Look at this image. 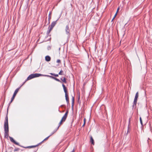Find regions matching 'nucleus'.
<instances>
[{"instance_id":"obj_1","label":"nucleus","mask_w":152,"mask_h":152,"mask_svg":"<svg viewBox=\"0 0 152 152\" xmlns=\"http://www.w3.org/2000/svg\"><path fill=\"white\" fill-rule=\"evenodd\" d=\"M47 76L48 77H50L51 78H52V79H53L54 80H56L60 82H61V81L58 79L54 77L48 75H44L42 74H39V73H35V74H33L30 75H29L28 77H27V80H31L32 78L37 77H39V76Z\"/></svg>"},{"instance_id":"obj_2","label":"nucleus","mask_w":152,"mask_h":152,"mask_svg":"<svg viewBox=\"0 0 152 152\" xmlns=\"http://www.w3.org/2000/svg\"><path fill=\"white\" fill-rule=\"evenodd\" d=\"M8 113H7L4 122V129L5 131L4 136L5 137H7L8 135L9 126L8 122Z\"/></svg>"},{"instance_id":"obj_3","label":"nucleus","mask_w":152,"mask_h":152,"mask_svg":"<svg viewBox=\"0 0 152 152\" xmlns=\"http://www.w3.org/2000/svg\"><path fill=\"white\" fill-rule=\"evenodd\" d=\"M68 113V111L67 110L59 123V126H60L62 124L63 122H64L65 121L67 117Z\"/></svg>"},{"instance_id":"obj_4","label":"nucleus","mask_w":152,"mask_h":152,"mask_svg":"<svg viewBox=\"0 0 152 152\" xmlns=\"http://www.w3.org/2000/svg\"><path fill=\"white\" fill-rule=\"evenodd\" d=\"M56 132V131H55L54 132H53V133H52L51 134V135H49V136H48V137H46V138H45L44 140H43L42 142H41L40 143H39L37 145H32V146H28V147H25L26 148H34V147H38L39 145L40 144V143H42V142L44 141H45V140H47L49 138V137L50 136H51V135H52L55 132Z\"/></svg>"},{"instance_id":"obj_5","label":"nucleus","mask_w":152,"mask_h":152,"mask_svg":"<svg viewBox=\"0 0 152 152\" xmlns=\"http://www.w3.org/2000/svg\"><path fill=\"white\" fill-rule=\"evenodd\" d=\"M65 31L66 34L67 35V36L69 37L70 34V30L69 28V26L68 25H67L65 28Z\"/></svg>"},{"instance_id":"obj_6","label":"nucleus","mask_w":152,"mask_h":152,"mask_svg":"<svg viewBox=\"0 0 152 152\" xmlns=\"http://www.w3.org/2000/svg\"><path fill=\"white\" fill-rule=\"evenodd\" d=\"M138 96L139 93L138 92H137L135 94V96L134 101V104L133 105V106H134V105H136L137 103V98H138Z\"/></svg>"},{"instance_id":"obj_7","label":"nucleus","mask_w":152,"mask_h":152,"mask_svg":"<svg viewBox=\"0 0 152 152\" xmlns=\"http://www.w3.org/2000/svg\"><path fill=\"white\" fill-rule=\"evenodd\" d=\"M62 86L64 90L65 93V94H68L67 91V89L66 88V87L65 86L64 84H62Z\"/></svg>"},{"instance_id":"obj_8","label":"nucleus","mask_w":152,"mask_h":152,"mask_svg":"<svg viewBox=\"0 0 152 152\" xmlns=\"http://www.w3.org/2000/svg\"><path fill=\"white\" fill-rule=\"evenodd\" d=\"M62 86L64 90L65 93V94H68L67 91V89L66 88V87L65 86L64 84H62Z\"/></svg>"},{"instance_id":"obj_9","label":"nucleus","mask_w":152,"mask_h":152,"mask_svg":"<svg viewBox=\"0 0 152 152\" xmlns=\"http://www.w3.org/2000/svg\"><path fill=\"white\" fill-rule=\"evenodd\" d=\"M65 98H66V101L67 102V103H69V96H68V94H65Z\"/></svg>"},{"instance_id":"obj_10","label":"nucleus","mask_w":152,"mask_h":152,"mask_svg":"<svg viewBox=\"0 0 152 152\" xmlns=\"http://www.w3.org/2000/svg\"><path fill=\"white\" fill-rule=\"evenodd\" d=\"M45 60L47 61H49L51 60V58L50 56H45Z\"/></svg>"},{"instance_id":"obj_11","label":"nucleus","mask_w":152,"mask_h":152,"mask_svg":"<svg viewBox=\"0 0 152 152\" xmlns=\"http://www.w3.org/2000/svg\"><path fill=\"white\" fill-rule=\"evenodd\" d=\"M10 141L11 142H13V143H14L16 145H18V143L16 142L12 137H10Z\"/></svg>"},{"instance_id":"obj_12","label":"nucleus","mask_w":152,"mask_h":152,"mask_svg":"<svg viewBox=\"0 0 152 152\" xmlns=\"http://www.w3.org/2000/svg\"><path fill=\"white\" fill-rule=\"evenodd\" d=\"M53 28L49 26L48 28V29L47 31V34H48L52 30Z\"/></svg>"},{"instance_id":"obj_13","label":"nucleus","mask_w":152,"mask_h":152,"mask_svg":"<svg viewBox=\"0 0 152 152\" xmlns=\"http://www.w3.org/2000/svg\"><path fill=\"white\" fill-rule=\"evenodd\" d=\"M56 21H53L51 23L50 26L53 28V27L55 26V25H56Z\"/></svg>"},{"instance_id":"obj_14","label":"nucleus","mask_w":152,"mask_h":152,"mask_svg":"<svg viewBox=\"0 0 152 152\" xmlns=\"http://www.w3.org/2000/svg\"><path fill=\"white\" fill-rule=\"evenodd\" d=\"M90 141L93 145H94V140L92 136L90 137Z\"/></svg>"},{"instance_id":"obj_15","label":"nucleus","mask_w":152,"mask_h":152,"mask_svg":"<svg viewBox=\"0 0 152 152\" xmlns=\"http://www.w3.org/2000/svg\"><path fill=\"white\" fill-rule=\"evenodd\" d=\"M61 80L63 82L65 83H66L67 82L66 80V79L65 77H64L63 78H61Z\"/></svg>"},{"instance_id":"obj_16","label":"nucleus","mask_w":152,"mask_h":152,"mask_svg":"<svg viewBox=\"0 0 152 152\" xmlns=\"http://www.w3.org/2000/svg\"><path fill=\"white\" fill-rule=\"evenodd\" d=\"M20 89V88H17L15 91L14 92V94H16V95L17 93H18V92L19 90V89Z\"/></svg>"},{"instance_id":"obj_17","label":"nucleus","mask_w":152,"mask_h":152,"mask_svg":"<svg viewBox=\"0 0 152 152\" xmlns=\"http://www.w3.org/2000/svg\"><path fill=\"white\" fill-rule=\"evenodd\" d=\"M58 75H63V71L62 70H61L58 73Z\"/></svg>"},{"instance_id":"obj_18","label":"nucleus","mask_w":152,"mask_h":152,"mask_svg":"<svg viewBox=\"0 0 152 152\" xmlns=\"http://www.w3.org/2000/svg\"><path fill=\"white\" fill-rule=\"evenodd\" d=\"M50 74L51 75H53L54 76H55L56 77H58V74H53L52 73H50Z\"/></svg>"},{"instance_id":"obj_19","label":"nucleus","mask_w":152,"mask_h":152,"mask_svg":"<svg viewBox=\"0 0 152 152\" xmlns=\"http://www.w3.org/2000/svg\"><path fill=\"white\" fill-rule=\"evenodd\" d=\"M140 124H141V125H142H142H143L142 121V120L141 118V117H140Z\"/></svg>"},{"instance_id":"obj_20","label":"nucleus","mask_w":152,"mask_h":152,"mask_svg":"<svg viewBox=\"0 0 152 152\" xmlns=\"http://www.w3.org/2000/svg\"><path fill=\"white\" fill-rule=\"evenodd\" d=\"M56 62L58 64H61V61L60 59H58L57 60Z\"/></svg>"},{"instance_id":"obj_21","label":"nucleus","mask_w":152,"mask_h":152,"mask_svg":"<svg viewBox=\"0 0 152 152\" xmlns=\"http://www.w3.org/2000/svg\"><path fill=\"white\" fill-rule=\"evenodd\" d=\"M86 119L85 118L84 119V124H83V126H85V123H86Z\"/></svg>"},{"instance_id":"obj_22","label":"nucleus","mask_w":152,"mask_h":152,"mask_svg":"<svg viewBox=\"0 0 152 152\" xmlns=\"http://www.w3.org/2000/svg\"><path fill=\"white\" fill-rule=\"evenodd\" d=\"M51 18V16H50V14H49V18H48V19H49V20H50V19Z\"/></svg>"},{"instance_id":"obj_23","label":"nucleus","mask_w":152,"mask_h":152,"mask_svg":"<svg viewBox=\"0 0 152 152\" xmlns=\"http://www.w3.org/2000/svg\"><path fill=\"white\" fill-rule=\"evenodd\" d=\"M15 98L14 97H13L12 96V98H11V102H12L14 100V99Z\"/></svg>"},{"instance_id":"obj_24","label":"nucleus","mask_w":152,"mask_h":152,"mask_svg":"<svg viewBox=\"0 0 152 152\" xmlns=\"http://www.w3.org/2000/svg\"><path fill=\"white\" fill-rule=\"evenodd\" d=\"M119 9H120L119 7H118V9H117L116 13H118V11H119Z\"/></svg>"},{"instance_id":"obj_25","label":"nucleus","mask_w":152,"mask_h":152,"mask_svg":"<svg viewBox=\"0 0 152 152\" xmlns=\"http://www.w3.org/2000/svg\"><path fill=\"white\" fill-rule=\"evenodd\" d=\"M16 96V94H13V95L12 96V97H14L15 98V96Z\"/></svg>"},{"instance_id":"obj_26","label":"nucleus","mask_w":152,"mask_h":152,"mask_svg":"<svg viewBox=\"0 0 152 152\" xmlns=\"http://www.w3.org/2000/svg\"><path fill=\"white\" fill-rule=\"evenodd\" d=\"M72 101L73 103L74 102V97H73V98H72Z\"/></svg>"},{"instance_id":"obj_27","label":"nucleus","mask_w":152,"mask_h":152,"mask_svg":"<svg viewBox=\"0 0 152 152\" xmlns=\"http://www.w3.org/2000/svg\"><path fill=\"white\" fill-rule=\"evenodd\" d=\"M19 150V149H16L15 150V151H18V150Z\"/></svg>"},{"instance_id":"obj_28","label":"nucleus","mask_w":152,"mask_h":152,"mask_svg":"<svg viewBox=\"0 0 152 152\" xmlns=\"http://www.w3.org/2000/svg\"><path fill=\"white\" fill-rule=\"evenodd\" d=\"M118 13H116L115 14V15L114 16H116L117 15V14Z\"/></svg>"},{"instance_id":"obj_29","label":"nucleus","mask_w":152,"mask_h":152,"mask_svg":"<svg viewBox=\"0 0 152 152\" xmlns=\"http://www.w3.org/2000/svg\"><path fill=\"white\" fill-rule=\"evenodd\" d=\"M74 151H74V149H73V150L71 152H74Z\"/></svg>"},{"instance_id":"obj_30","label":"nucleus","mask_w":152,"mask_h":152,"mask_svg":"<svg viewBox=\"0 0 152 152\" xmlns=\"http://www.w3.org/2000/svg\"><path fill=\"white\" fill-rule=\"evenodd\" d=\"M116 17V16H114L113 18V19H114Z\"/></svg>"},{"instance_id":"obj_31","label":"nucleus","mask_w":152,"mask_h":152,"mask_svg":"<svg viewBox=\"0 0 152 152\" xmlns=\"http://www.w3.org/2000/svg\"><path fill=\"white\" fill-rule=\"evenodd\" d=\"M114 19H113V18L112 19V21Z\"/></svg>"}]
</instances>
